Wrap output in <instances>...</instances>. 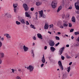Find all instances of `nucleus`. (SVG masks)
Segmentation results:
<instances>
[{
	"mask_svg": "<svg viewBox=\"0 0 79 79\" xmlns=\"http://www.w3.org/2000/svg\"><path fill=\"white\" fill-rule=\"evenodd\" d=\"M48 33H49V34H52V32H51L48 31Z\"/></svg>",
	"mask_w": 79,
	"mask_h": 79,
	"instance_id": "e2e57ef3",
	"label": "nucleus"
},
{
	"mask_svg": "<svg viewBox=\"0 0 79 79\" xmlns=\"http://www.w3.org/2000/svg\"><path fill=\"white\" fill-rule=\"evenodd\" d=\"M41 61H42V62L44 63L45 62V57H44V55H43L42 59L41 60Z\"/></svg>",
	"mask_w": 79,
	"mask_h": 79,
	"instance_id": "dca6fc26",
	"label": "nucleus"
},
{
	"mask_svg": "<svg viewBox=\"0 0 79 79\" xmlns=\"http://www.w3.org/2000/svg\"><path fill=\"white\" fill-rule=\"evenodd\" d=\"M73 31H74V29H72L70 30V32H73Z\"/></svg>",
	"mask_w": 79,
	"mask_h": 79,
	"instance_id": "79ce46f5",
	"label": "nucleus"
},
{
	"mask_svg": "<svg viewBox=\"0 0 79 79\" xmlns=\"http://www.w3.org/2000/svg\"><path fill=\"white\" fill-rule=\"evenodd\" d=\"M74 34L75 35H79V32L78 31L75 32H74Z\"/></svg>",
	"mask_w": 79,
	"mask_h": 79,
	"instance_id": "cd10ccee",
	"label": "nucleus"
},
{
	"mask_svg": "<svg viewBox=\"0 0 79 79\" xmlns=\"http://www.w3.org/2000/svg\"><path fill=\"white\" fill-rule=\"evenodd\" d=\"M0 39L1 41H3V40H4V38H3V37L2 38V36H0Z\"/></svg>",
	"mask_w": 79,
	"mask_h": 79,
	"instance_id": "c85d7f7f",
	"label": "nucleus"
},
{
	"mask_svg": "<svg viewBox=\"0 0 79 79\" xmlns=\"http://www.w3.org/2000/svg\"><path fill=\"white\" fill-rule=\"evenodd\" d=\"M50 48H51V50L52 52H55V50H56V49H55V48L53 47H51Z\"/></svg>",
	"mask_w": 79,
	"mask_h": 79,
	"instance_id": "2eb2a0df",
	"label": "nucleus"
},
{
	"mask_svg": "<svg viewBox=\"0 0 79 79\" xmlns=\"http://www.w3.org/2000/svg\"><path fill=\"white\" fill-rule=\"evenodd\" d=\"M72 20L73 22L74 23H75V22H76V19L75 18V17L74 16L72 17Z\"/></svg>",
	"mask_w": 79,
	"mask_h": 79,
	"instance_id": "a211bd4d",
	"label": "nucleus"
},
{
	"mask_svg": "<svg viewBox=\"0 0 79 79\" xmlns=\"http://www.w3.org/2000/svg\"><path fill=\"white\" fill-rule=\"evenodd\" d=\"M11 70H12L13 73H14V72H15V70L14 69H11Z\"/></svg>",
	"mask_w": 79,
	"mask_h": 79,
	"instance_id": "de8ad7c7",
	"label": "nucleus"
},
{
	"mask_svg": "<svg viewBox=\"0 0 79 79\" xmlns=\"http://www.w3.org/2000/svg\"><path fill=\"white\" fill-rule=\"evenodd\" d=\"M64 36H66V37H68V35H65V36L64 35Z\"/></svg>",
	"mask_w": 79,
	"mask_h": 79,
	"instance_id": "0e129e2a",
	"label": "nucleus"
},
{
	"mask_svg": "<svg viewBox=\"0 0 79 79\" xmlns=\"http://www.w3.org/2000/svg\"><path fill=\"white\" fill-rule=\"evenodd\" d=\"M35 16H36V19H37V16L38 15V12H36L35 14Z\"/></svg>",
	"mask_w": 79,
	"mask_h": 79,
	"instance_id": "bb28decb",
	"label": "nucleus"
},
{
	"mask_svg": "<svg viewBox=\"0 0 79 79\" xmlns=\"http://www.w3.org/2000/svg\"><path fill=\"white\" fill-rule=\"evenodd\" d=\"M37 36L38 38L39 39H42V35L40 33H38L37 34Z\"/></svg>",
	"mask_w": 79,
	"mask_h": 79,
	"instance_id": "6e6552de",
	"label": "nucleus"
},
{
	"mask_svg": "<svg viewBox=\"0 0 79 79\" xmlns=\"http://www.w3.org/2000/svg\"><path fill=\"white\" fill-rule=\"evenodd\" d=\"M16 24L17 25H19V24H21V23L18 21H16Z\"/></svg>",
	"mask_w": 79,
	"mask_h": 79,
	"instance_id": "a878e982",
	"label": "nucleus"
},
{
	"mask_svg": "<svg viewBox=\"0 0 79 79\" xmlns=\"http://www.w3.org/2000/svg\"><path fill=\"white\" fill-rule=\"evenodd\" d=\"M20 22L21 23H22V24H26V20H25L24 19H22L20 20Z\"/></svg>",
	"mask_w": 79,
	"mask_h": 79,
	"instance_id": "ddd939ff",
	"label": "nucleus"
},
{
	"mask_svg": "<svg viewBox=\"0 0 79 79\" xmlns=\"http://www.w3.org/2000/svg\"><path fill=\"white\" fill-rule=\"evenodd\" d=\"M66 47H69V44H67L66 45Z\"/></svg>",
	"mask_w": 79,
	"mask_h": 79,
	"instance_id": "bf43d9fd",
	"label": "nucleus"
},
{
	"mask_svg": "<svg viewBox=\"0 0 79 79\" xmlns=\"http://www.w3.org/2000/svg\"><path fill=\"white\" fill-rule=\"evenodd\" d=\"M61 24V23H60V21H58L57 22V25L58 26H59V25H60Z\"/></svg>",
	"mask_w": 79,
	"mask_h": 79,
	"instance_id": "2f4dec72",
	"label": "nucleus"
},
{
	"mask_svg": "<svg viewBox=\"0 0 79 79\" xmlns=\"http://www.w3.org/2000/svg\"><path fill=\"white\" fill-rule=\"evenodd\" d=\"M75 58H77V55L76 56H75Z\"/></svg>",
	"mask_w": 79,
	"mask_h": 79,
	"instance_id": "338daca9",
	"label": "nucleus"
},
{
	"mask_svg": "<svg viewBox=\"0 0 79 79\" xmlns=\"http://www.w3.org/2000/svg\"><path fill=\"white\" fill-rule=\"evenodd\" d=\"M2 43L1 42V41H0V48L2 47Z\"/></svg>",
	"mask_w": 79,
	"mask_h": 79,
	"instance_id": "c9c22d12",
	"label": "nucleus"
},
{
	"mask_svg": "<svg viewBox=\"0 0 79 79\" xmlns=\"http://www.w3.org/2000/svg\"><path fill=\"white\" fill-rule=\"evenodd\" d=\"M63 77H66V74H63Z\"/></svg>",
	"mask_w": 79,
	"mask_h": 79,
	"instance_id": "49530a36",
	"label": "nucleus"
},
{
	"mask_svg": "<svg viewBox=\"0 0 79 79\" xmlns=\"http://www.w3.org/2000/svg\"><path fill=\"white\" fill-rule=\"evenodd\" d=\"M31 55H32L33 57L34 58L35 56V55H34V51H33V50H31Z\"/></svg>",
	"mask_w": 79,
	"mask_h": 79,
	"instance_id": "4be33fe9",
	"label": "nucleus"
},
{
	"mask_svg": "<svg viewBox=\"0 0 79 79\" xmlns=\"http://www.w3.org/2000/svg\"><path fill=\"white\" fill-rule=\"evenodd\" d=\"M67 69H68V70H67V72L68 73H69V72L71 70V66L69 67L68 68H67Z\"/></svg>",
	"mask_w": 79,
	"mask_h": 79,
	"instance_id": "b1692460",
	"label": "nucleus"
},
{
	"mask_svg": "<svg viewBox=\"0 0 79 79\" xmlns=\"http://www.w3.org/2000/svg\"><path fill=\"white\" fill-rule=\"evenodd\" d=\"M59 44H60V42H58L56 44H55V46H56V47H57Z\"/></svg>",
	"mask_w": 79,
	"mask_h": 79,
	"instance_id": "e433bc0d",
	"label": "nucleus"
},
{
	"mask_svg": "<svg viewBox=\"0 0 79 79\" xmlns=\"http://www.w3.org/2000/svg\"><path fill=\"white\" fill-rule=\"evenodd\" d=\"M4 36H6V37L7 38V39H11V36L10 35V34L8 33H6L4 35Z\"/></svg>",
	"mask_w": 79,
	"mask_h": 79,
	"instance_id": "423d86ee",
	"label": "nucleus"
},
{
	"mask_svg": "<svg viewBox=\"0 0 79 79\" xmlns=\"http://www.w3.org/2000/svg\"><path fill=\"white\" fill-rule=\"evenodd\" d=\"M44 29H47L48 28V24H45L44 27Z\"/></svg>",
	"mask_w": 79,
	"mask_h": 79,
	"instance_id": "aec40b11",
	"label": "nucleus"
},
{
	"mask_svg": "<svg viewBox=\"0 0 79 79\" xmlns=\"http://www.w3.org/2000/svg\"><path fill=\"white\" fill-rule=\"evenodd\" d=\"M44 12V11L43 10H41V11H39V14L40 15V16L41 17H42V15H43L44 14H43Z\"/></svg>",
	"mask_w": 79,
	"mask_h": 79,
	"instance_id": "9d476101",
	"label": "nucleus"
},
{
	"mask_svg": "<svg viewBox=\"0 0 79 79\" xmlns=\"http://www.w3.org/2000/svg\"><path fill=\"white\" fill-rule=\"evenodd\" d=\"M53 24H52L51 25H49V26H50V28H51V27H53Z\"/></svg>",
	"mask_w": 79,
	"mask_h": 79,
	"instance_id": "8fccbe9b",
	"label": "nucleus"
},
{
	"mask_svg": "<svg viewBox=\"0 0 79 79\" xmlns=\"http://www.w3.org/2000/svg\"><path fill=\"white\" fill-rule=\"evenodd\" d=\"M34 68L32 65H30L29 66L27 67V69H29L30 72H32L33 71Z\"/></svg>",
	"mask_w": 79,
	"mask_h": 79,
	"instance_id": "f257e3e1",
	"label": "nucleus"
},
{
	"mask_svg": "<svg viewBox=\"0 0 79 79\" xmlns=\"http://www.w3.org/2000/svg\"><path fill=\"white\" fill-rule=\"evenodd\" d=\"M58 64L60 69L62 70V71H63V70L64 69V68H63V65H62L61 62L60 60L58 62Z\"/></svg>",
	"mask_w": 79,
	"mask_h": 79,
	"instance_id": "f03ea898",
	"label": "nucleus"
},
{
	"mask_svg": "<svg viewBox=\"0 0 79 79\" xmlns=\"http://www.w3.org/2000/svg\"><path fill=\"white\" fill-rule=\"evenodd\" d=\"M61 58L62 60H64V57L62 55L61 56Z\"/></svg>",
	"mask_w": 79,
	"mask_h": 79,
	"instance_id": "4c0bfd02",
	"label": "nucleus"
},
{
	"mask_svg": "<svg viewBox=\"0 0 79 79\" xmlns=\"http://www.w3.org/2000/svg\"><path fill=\"white\" fill-rule=\"evenodd\" d=\"M76 13L77 14H79V11H77L76 12Z\"/></svg>",
	"mask_w": 79,
	"mask_h": 79,
	"instance_id": "680f3d73",
	"label": "nucleus"
},
{
	"mask_svg": "<svg viewBox=\"0 0 79 79\" xmlns=\"http://www.w3.org/2000/svg\"><path fill=\"white\" fill-rule=\"evenodd\" d=\"M64 47H63L60 49V51L62 52H63V51H64Z\"/></svg>",
	"mask_w": 79,
	"mask_h": 79,
	"instance_id": "c756f323",
	"label": "nucleus"
},
{
	"mask_svg": "<svg viewBox=\"0 0 79 79\" xmlns=\"http://www.w3.org/2000/svg\"><path fill=\"white\" fill-rule=\"evenodd\" d=\"M75 6L76 10H79V6L78 5H76V3H75Z\"/></svg>",
	"mask_w": 79,
	"mask_h": 79,
	"instance_id": "6ab92c4d",
	"label": "nucleus"
},
{
	"mask_svg": "<svg viewBox=\"0 0 79 79\" xmlns=\"http://www.w3.org/2000/svg\"><path fill=\"white\" fill-rule=\"evenodd\" d=\"M72 63H73L72 62H70L69 65H71L72 64Z\"/></svg>",
	"mask_w": 79,
	"mask_h": 79,
	"instance_id": "5fc2aeb1",
	"label": "nucleus"
},
{
	"mask_svg": "<svg viewBox=\"0 0 79 79\" xmlns=\"http://www.w3.org/2000/svg\"><path fill=\"white\" fill-rule=\"evenodd\" d=\"M16 79H21V78L19 76H18L16 77Z\"/></svg>",
	"mask_w": 79,
	"mask_h": 79,
	"instance_id": "a18cd8bd",
	"label": "nucleus"
},
{
	"mask_svg": "<svg viewBox=\"0 0 79 79\" xmlns=\"http://www.w3.org/2000/svg\"><path fill=\"white\" fill-rule=\"evenodd\" d=\"M30 26V27H31V28H33V29H35V27L34 25L31 24Z\"/></svg>",
	"mask_w": 79,
	"mask_h": 79,
	"instance_id": "5701e85b",
	"label": "nucleus"
},
{
	"mask_svg": "<svg viewBox=\"0 0 79 79\" xmlns=\"http://www.w3.org/2000/svg\"><path fill=\"white\" fill-rule=\"evenodd\" d=\"M5 16H6L8 18H11V15L10 14H8V13H6L5 15Z\"/></svg>",
	"mask_w": 79,
	"mask_h": 79,
	"instance_id": "1a4fd4ad",
	"label": "nucleus"
},
{
	"mask_svg": "<svg viewBox=\"0 0 79 79\" xmlns=\"http://www.w3.org/2000/svg\"><path fill=\"white\" fill-rule=\"evenodd\" d=\"M23 8H26V7H27V4H24L23 5Z\"/></svg>",
	"mask_w": 79,
	"mask_h": 79,
	"instance_id": "393cba45",
	"label": "nucleus"
},
{
	"mask_svg": "<svg viewBox=\"0 0 79 79\" xmlns=\"http://www.w3.org/2000/svg\"><path fill=\"white\" fill-rule=\"evenodd\" d=\"M52 8H55L57 6V4L55 1H52L51 4Z\"/></svg>",
	"mask_w": 79,
	"mask_h": 79,
	"instance_id": "7ed1b4c3",
	"label": "nucleus"
},
{
	"mask_svg": "<svg viewBox=\"0 0 79 79\" xmlns=\"http://www.w3.org/2000/svg\"><path fill=\"white\" fill-rule=\"evenodd\" d=\"M44 64H42L41 65V68H42L44 66Z\"/></svg>",
	"mask_w": 79,
	"mask_h": 79,
	"instance_id": "864d4df0",
	"label": "nucleus"
},
{
	"mask_svg": "<svg viewBox=\"0 0 79 79\" xmlns=\"http://www.w3.org/2000/svg\"><path fill=\"white\" fill-rule=\"evenodd\" d=\"M56 40H60V38L58 36H56Z\"/></svg>",
	"mask_w": 79,
	"mask_h": 79,
	"instance_id": "f704fd0d",
	"label": "nucleus"
},
{
	"mask_svg": "<svg viewBox=\"0 0 79 79\" xmlns=\"http://www.w3.org/2000/svg\"><path fill=\"white\" fill-rule=\"evenodd\" d=\"M69 27H72V24L71 23H69Z\"/></svg>",
	"mask_w": 79,
	"mask_h": 79,
	"instance_id": "58836bf2",
	"label": "nucleus"
},
{
	"mask_svg": "<svg viewBox=\"0 0 79 79\" xmlns=\"http://www.w3.org/2000/svg\"><path fill=\"white\" fill-rule=\"evenodd\" d=\"M23 48L25 52H27L28 50V49H29V48L25 46V45L23 46Z\"/></svg>",
	"mask_w": 79,
	"mask_h": 79,
	"instance_id": "0eeeda50",
	"label": "nucleus"
},
{
	"mask_svg": "<svg viewBox=\"0 0 79 79\" xmlns=\"http://www.w3.org/2000/svg\"><path fill=\"white\" fill-rule=\"evenodd\" d=\"M18 71H19V73H21L22 72V71H21V69H19Z\"/></svg>",
	"mask_w": 79,
	"mask_h": 79,
	"instance_id": "c03bdc74",
	"label": "nucleus"
},
{
	"mask_svg": "<svg viewBox=\"0 0 79 79\" xmlns=\"http://www.w3.org/2000/svg\"><path fill=\"white\" fill-rule=\"evenodd\" d=\"M42 4V3L38 2H36V6H39V5H40Z\"/></svg>",
	"mask_w": 79,
	"mask_h": 79,
	"instance_id": "f3484780",
	"label": "nucleus"
},
{
	"mask_svg": "<svg viewBox=\"0 0 79 79\" xmlns=\"http://www.w3.org/2000/svg\"><path fill=\"white\" fill-rule=\"evenodd\" d=\"M25 15L27 17H29L30 16V15H29V14L27 12H25Z\"/></svg>",
	"mask_w": 79,
	"mask_h": 79,
	"instance_id": "412c9836",
	"label": "nucleus"
},
{
	"mask_svg": "<svg viewBox=\"0 0 79 79\" xmlns=\"http://www.w3.org/2000/svg\"><path fill=\"white\" fill-rule=\"evenodd\" d=\"M61 9H62V6H59L57 10V12H59Z\"/></svg>",
	"mask_w": 79,
	"mask_h": 79,
	"instance_id": "9b49d317",
	"label": "nucleus"
},
{
	"mask_svg": "<svg viewBox=\"0 0 79 79\" xmlns=\"http://www.w3.org/2000/svg\"><path fill=\"white\" fill-rule=\"evenodd\" d=\"M60 77H61V76L60 75H59V77L60 78Z\"/></svg>",
	"mask_w": 79,
	"mask_h": 79,
	"instance_id": "774afa93",
	"label": "nucleus"
},
{
	"mask_svg": "<svg viewBox=\"0 0 79 79\" xmlns=\"http://www.w3.org/2000/svg\"><path fill=\"white\" fill-rule=\"evenodd\" d=\"M33 39L34 40H36V38H35V37L34 36L33 37Z\"/></svg>",
	"mask_w": 79,
	"mask_h": 79,
	"instance_id": "6e6d98bb",
	"label": "nucleus"
},
{
	"mask_svg": "<svg viewBox=\"0 0 79 79\" xmlns=\"http://www.w3.org/2000/svg\"><path fill=\"white\" fill-rule=\"evenodd\" d=\"M59 53L60 55H61V54H62V53H63V51H61L60 50Z\"/></svg>",
	"mask_w": 79,
	"mask_h": 79,
	"instance_id": "72a5a7b5",
	"label": "nucleus"
},
{
	"mask_svg": "<svg viewBox=\"0 0 79 79\" xmlns=\"http://www.w3.org/2000/svg\"><path fill=\"white\" fill-rule=\"evenodd\" d=\"M74 38V36H72L71 39L72 40Z\"/></svg>",
	"mask_w": 79,
	"mask_h": 79,
	"instance_id": "4d7b16f0",
	"label": "nucleus"
},
{
	"mask_svg": "<svg viewBox=\"0 0 79 79\" xmlns=\"http://www.w3.org/2000/svg\"><path fill=\"white\" fill-rule=\"evenodd\" d=\"M60 28H61V29H62V28H63V27L62 26H60Z\"/></svg>",
	"mask_w": 79,
	"mask_h": 79,
	"instance_id": "13d9d810",
	"label": "nucleus"
},
{
	"mask_svg": "<svg viewBox=\"0 0 79 79\" xmlns=\"http://www.w3.org/2000/svg\"><path fill=\"white\" fill-rule=\"evenodd\" d=\"M18 6V4H14L13 5V6L14 8V11L15 13H16V8Z\"/></svg>",
	"mask_w": 79,
	"mask_h": 79,
	"instance_id": "39448f33",
	"label": "nucleus"
},
{
	"mask_svg": "<svg viewBox=\"0 0 79 79\" xmlns=\"http://www.w3.org/2000/svg\"><path fill=\"white\" fill-rule=\"evenodd\" d=\"M24 8V10H25V11H27V10H29V7H25Z\"/></svg>",
	"mask_w": 79,
	"mask_h": 79,
	"instance_id": "7c9ffc66",
	"label": "nucleus"
},
{
	"mask_svg": "<svg viewBox=\"0 0 79 79\" xmlns=\"http://www.w3.org/2000/svg\"><path fill=\"white\" fill-rule=\"evenodd\" d=\"M2 63V60L0 59V64H1Z\"/></svg>",
	"mask_w": 79,
	"mask_h": 79,
	"instance_id": "603ef678",
	"label": "nucleus"
},
{
	"mask_svg": "<svg viewBox=\"0 0 79 79\" xmlns=\"http://www.w3.org/2000/svg\"><path fill=\"white\" fill-rule=\"evenodd\" d=\"M49 45L51 47H53L55 45V43L53 40H50L49 41Z\"/></svg>",
	"mask_w": 79,
	"mask_h": 79,
	"instance_id": "20e7f679",
	"label": "nucleus"
},
{
	"mask_svg": "<svg viewBox=\"0 0 79 79\" xmlns=\"http://www.w3.org/2000/svg\"><path fill=\"white\" fill-rule=\"evenodd\" d=\"M34 10V7H32L31 8V10L32 11H33Z\"/></svg>",
	"mask_w": 79,
	"mask_h": 79,
	"instance_id": "ea45409f",
	"label": "nucleus"
},
{
	"mask_svg": "<svg viewBox=\"0 0 79 79\" xmlns=\"http://www.w3.org/2000/svg\"><path fill=\"white\" fill-rule=\"evenodd\" d=\"M57 34L58 35L61 34V33L60 32H58Z\"/></svg>",
	"mask_w": 79,
	"mask_h": 79,
	"instance_id": "052dcab7",
	"label": "nucleus"
},
{
	"mask_svg": "<svg viewBox=\"0 0 79 79\" xmlns=\"http://www.w3.org/2000/svg\"><path fill=\"white\" fill-rule=\"evenodd\" d=\"M47 46H45L44 48V50H47Z\"/></svg>",
	"mask_w": 79,
	"mask_h": 79,
	"instance_id": "3c124183",
	"label": "nucleus"
},
{
	"mask_svg": "<svg viewBox=\"0 0 79 79\" xmlns=\"http://www.w3.org/2000/svg\"><path fill=\"white\" fill-rule=\"evenodd\" d=\"M63 26L64 27H68V24L67 22H66L63 23Z\"/></svg>",
	"mask_w": 79,
	"mask_h": 79,
	"instance_id": "f8f14e48",
	"label": "nucleus"
},
{
	"mask_svg": "<svg viewBox=\"0 0 79 79\" xmlns=\"http://www.w3.org/2000/svg\"><path fill=\"white\" fill-rule=\"evenodd\" d=\"M0 56L1 58H3L4 57V53L2 52L0 53Z\"/></svg>",
	"mask_w": 79,
	"mask_h": 79,
	"instance_id": "4468645a",
	"label": "nucleus"
},
{
	"mask_svg": "<svg viewBox=\"0 0 79 79\" xmlns=\"http://www.w3.org/2000/svg\"><path fill=\"white\" fill-rule=\"evenodd\" d=\"M66 57L68 59V58H70V57L69 56H68V55H67L66 56Z\"/></svg>",
	"mask_w": 79,
	"mask_h": 79,
	"instance_id": "09e8293b",
	"label": "nucleus"
},
{
	"mask_svg": "<svg viewBox=\"0 0 79 79\" xmlns=\"http://www.w3.org/2000/svg\"><path fill=\"white\" fill-rule=\"evenodd\" d=\"M42 18H45L46 17V16L45 15L43 14L42 15Z\"/></svg>",
	"mask_w": 79,
	"mask_h": 79,
	"instance_id": "473e14b6",
	"label": "nucleus"
},
{
	"mask_svg": "<svg viewBox=\"0 0 79 79\" xmlns=\"http://www.w3.org/2000/svg\"><path fill=\"white\" fill-rule=\"evenodd\" d=\"M26 24H27V25H29V22H28V21H26Z\"/></svg>",
	"mask_w": 79,
	"mask_h": 79,
	"instance_id": "a19ab883",
	"label": "nucleus"
},
{
	"mask_svg": "<svg viewBox=\"0 0 79 79\" xmlns=\"http://www.w3.org/2000/svg\"><path fill=\"white\" fill-rule=\"evenodd\" d=\"M72 8H73V7H72V6H71L68 8V10H72Z\"/></svg>",
	"mask_w": 79,
	"mask_h": 79,
	"instance_id": "37998d69",
	"label": "nucleus"
},
{
	"mask_svg": "<svg viewBox=\"0 0 79 79\" xmlns=\"http://www.w3.org/2000/svg\"><path fill=\"white\" fill-rule=\"evenodd\" d=\"M49 60H50L51 59V57H49Z\"/></svg>",
	"mask_w": 79,
	"mask_h": 79,
	"instance_id": "69168bd1",
	"label": "nucleus"
}]
</instances>
